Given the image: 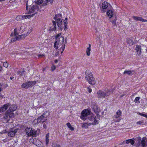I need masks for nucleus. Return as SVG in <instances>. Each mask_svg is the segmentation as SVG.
I'll use <instances>...</instances> for the list:
<instances>
[{
	"label": "nucleus",
	"mask_w": 147,
	"mask_h": 147,
	"mask_svg": "<svg viewBox=\"0 0 147 147\" xmlns=\"http://www.w3.org/2000/svg\"><path fill=\"white\" fill-rule=\"evenodd\" d=\"M23 88H27L29 87L28 81L26 82L23 83L21 86Z\"/></svg>",
	"instance_id": "30"
},
{
	"label": "nucleus",
	"mask_w": 147,
	"mask_h": 147,
	"mask_svg": "<svg viewBox=\"0 0 147 147\" xmlns=\"http://www.w3.org/2000/svg\"><path fill=\"white\" fill-rule=\"evenodd\" d=\"M14 78V77L13 76H12V77H10V79L11 80H12Z\"/></svg>",
	"instance_id": "49"
},
{
	"label": "nucleus",
	"mask_w": 147,
	"mask_h": 147,
	"mask_svg": "<svg viewBox=\"0 0 147 147\" xmlns=\"http://www.w3.org/2000/svg\"><path fill=\"white\" fill-rule=\"evenodd\" d=\"M13 33H11V34L10 36H13Z\"/></svg>",
	"instance_id": "54"
},
{
	"label": "nucleus",
	"mask_w": 147,
	"mask_h": 147,
	"mask_svg": "<svg viewBox=\"0 0 147 147\" xmlns=\"http://www.w3.org/2000/svg\"><path fill=\"white\" fill-rule=\"evenodd\" d=\"M29 142L39 147H42L43 145V143L41 141L35 138H31Z\"/></svg>",
	"instance_id": "11"
},
{
	"label": "nucleus",
	"mask_w": 147,
	"mask_h": 147,
	"mask_svg": "<svg viewBox=\"0 0 147 147\" xmlns=\"http://www.w3.org/2000/svg\"><path fill=\"white\" fill-rule=\"evenodd\" d=\"M61 35V34H57L56 36V41L54 43V47L57 49L59 47H60L59 52L60 53H62L64 50L65 45L63 44L64 41L63 37Z\"/></svg>",
	"instance_id": "3"
},
{
	"label": "nucleus",
	"mask_w": 147,
	"mask_h": 147,
	"mask_svg": "<svg viewBox=\"0 0 147 147\" xmlns=\"http://www.w3.org/2000/svg\"><path fill=\"white\" fill-rule=\"evenodd\" d=\"M62 16L60 14H58L55 15L53 19L55 21L53 20L52 21L53 25L50 27L49 30L50 31H55L56 29V22H57V24L58 27L61 28L64 26V29L66 30L67 29V18H65L64 21V23L62 22Z\"/></svg>",
	"instance_id": "1"
},
{
	"label": "nucleus",
	"mask_w": 147,
	"mask_h": 147,
	"mask_svg": "<svg viewBox=\"0 0 147 147\" xmlns=\"http://www.w3.org/2000/svg\"><path fill=\"white\" fill-rule=\"evenodd\" d=\"M132 73V71H125L124 72V74H127L129 75H130Z\"/></svg>",
	"instance_id": "37"
},
{
	"label": "nucleus",
	"mask_w": 147,
	"mask_h": 147,
	"mask_svg": "<svg viewBox=\"0 0 147 147\" xmlns=\"http://www.w3.org/2000/svg\"><path fill=\"white\" fill-rule=\"evenodd\" d=\"M25 132L28 137H36L38 135L40 130L39 129L35 130L30 127H27L25 129Z\"/></svg>",
	"instance_id": "6"
},
{
	"label": "nucleus",
	"mask_w": 147,
	"mask_h": 147,
	"mask_svg": "<svg viewBox=\"0 0 147 147\" xmlns=\"http://www.w3.org/2000/svg\"><path fill=\"white\" fill-rule=\"evenodd\" d=\"M87 91H88L89 93L91 92L92 90L90 88V86H89L87 88Z\"/></svg>",
	"instance_id": "42"
},
{
	"label": "nucleus",
	"mask_w": 147,
	"mask_h": 147,
	"mask_svg": "<svg viewBox=\"0 0 147 147\" xmlns=\"http://www.w3.org/2000/svg\"><path fill=\"white\" fill-rule=\"evenodd\" d=\"M7 133V131L5 129L3 130V131L1 133V134H3V133Z\"/></svg>",
	"instance_id": "44"
},
{
	"label": "nucleus",
	"mask_w": 147,
	"mask_h": 147,
	"mask_svg": "<svg viewBox=\"0 0 147 147\" xmlns=\"http://www.w3.org/2000/svg\"><path fill=\"white\" fill-rule=\"evenodd\" d=\"M52 147H61L60 145L56 143H53L52 145Z\"/></svg>",
	"instance_id": "35"
},
{
	"label": "nucleus",
	"mask_w": 147,
	"mask_h": 147,
	"mask_svg": "<svg viewBox=\"0 0 147 147\" xmlns=\"http://www.w3.org/2000/svg\"><path fill=\"white\" fill-rule=\"evenodd\" d=\"M3 66L6 68H7L8 66V63L7 62H5L3 63Z\"/></svg>",
	"instance_id": "40"
},
{
	"label": "nucleus",
	"mask_w": 147,
	"mask_h": 147,
	"mask_svg": "<svg viewBox=\"0 0 147 147\" xmlns=\"http://www.w3.org/2000/svg\"><path fill=\"white\" fill-rule=\"evenodd\" d=\"M29 5L28 4V2L26 3V9L27 12L26 14H30V15H26L27 16H30V18L33 17L34 15L36 13L39 9V7L37 5H34L30 6L29 9H28Z\"/></svg>",
	"instance_id": "4"
},
{
	"label": "nucleus",
	"mask_w": 147,
	"mask_h": 147,
	"mask_svg": "<svg viewBox=\"0 0 147 147\" xmlns=\"http://www.w3.org/2000/svg\"><path fill=\"white\" fill-rule=\"evenodd\" d=\"M31 31L32 30H30V31H28V33L27 34H24L18 36V38H19L20 40V39H22L25 38L31 32Z\"/></svg>",
	"instance_id": "22"
},
{
	"label": "nucleus",
	"mask_w": 147,
	"mask_h": 147,
	"mask_svg": "<svg viewBox=\"0 0 147 147\" xmlns=\"http://www.w3.org/2000/svg\"><path fill=\"white\" fill-rule=\"evenodd\" d=\"M121 115V110H119L116 112V114L113 117V121L115 122H119L121 120L120 116Z\"/></svg>",
	"instance_id": "12"
},
{
	"label": "nucleus",
	"mask_w": 147,
	"mask_h": 147,
	"mask_svg": "<svg viewBox=\"0 0 147 147\" xmlns=\"http://www.w3.org/2000/svg\"><path fill=\"white\" fill-rule=\"evenodd\" d=\"M110 4L107 2L104 1L102 5V7L103 9H105L107 8L108 6Z\"/></svg>",
	"instance_id": "23"
},
{
	"label": "nucleus",
	"mask_w": 147,
	"mask_h": 147,
	"mask_svg": "<svg viewBox=\"0 0 147 147\" xmlns=\"http://www.w3.org/2000/svg\"><path fill=\"white\" fill-rule=\"evenodd\" d=\"M46 68H44L43 69V71H45V70L46 69Z\"/></svg>",
	"instance_id": "53"
},
{
	"label": "nucleus",
	"mask_w": 147,
	"mask_h": 147,
	"mask_svg": "<svg viewBox=\"0 0 147 147\" xmlns=\"http://www.w3.org/2000/svg\"><path fill=\"white\" fill-rule=\"evenodd\" d=\"M146 118H147V117H146Z\"/></svg>",
	"instance_id": "56"
},
{
	"label": "nucleus",
	"mask_w": 147,
	"mask_h": 147,
	"mask_svg": "<svg viewBox=\"0 0 147 147\" xmlns=\"http://www.w3.org/2000/svg\"><path fill=\"white\" fill-rule=\"evenodd\" d=\"M136 123L138 125H142L144 124V122L143 121H139L137 122Z\"/></svg>",
	"instance_id": "41"
},
{
	"label": "nucleus",
	"mask_w": 147,
	"mask_h": 147,
	"mask_svg": "<svg viewBox=\"0 0 147 147\" xmlns=\"http://www.w3.org/2000/svg\"><path fill=\"white\" fill-rule=\"evenodd\" d=\"M101 12H102V13H104L105 11H104L102 9L101 10Z\"/></svg>",
	"instance_id": "52"
},
{
	"label": "nucleus",
	"mask_w": 147,
	"mask_h": 147,
	"mask_svg": "<svg viewBox=\"0 0 147 147\" xmlns=\"http://www.w3.org/2000/svg\"><path fill=\"white\" fill-rule=\"evenodd\" d=\"M92 114L90 109H84L81 113L80 118L82 120L85 121L88 119L89 116Z\"/></svg>",
	"instance_id": "9"
},
{
	"label": "nucleus",
	"mask_w": 147,
	"mask_h": 147,
	"mask_svg": "<svg viewBox=\"0 0 147 147\" xmlns=\"http://www.w3.org/2000/svg\"><path fill=\"white\" fill-rule=\"evenodd\" d=\"M140 99V98L138 97H136L134 99V101L136 103H139L140 101L139 99Z\"/></svg>",
	"instance_id": "36"
},
{
	"label": "nucleus",
	"mask_w": 147,
	"mask_h": 147,
	"mask_svg": "<svg viewBox=\"0 0 147 147\" xmlns=\"http://www.w3.org/2000/svg\"><path fill=\"white\" fill-rule=\"evenodd\" d=\"M49 115V112L47 111L45 112L42 115L39 117H41L42 123L45 122L47 120V117Z\"/></svg>",
	"instance_id": "13"
},
{
	"label": "nucleus",
	"mask_w": 147,
	"mask_h": 147,
	"mask_svg": "<svg viewBox=\"0 0 147 147\" xmlns=\"http://www.w3.org/2000/svg\"><path fill=\"white\" fill-rule=\"evenodd\" d=\"M96 116L92 113L88 117V119L91 122L90 123L91 125H95L98 123V120Z\"/></svg>",
	"instance_id": "10"
},
{
	"label": "nucleus",
	"mask_w": 147,
	"mask_h": 147,
	"mask_svg": "<svg viewBox=\"0 0 147 147\" xmlns=\"http://www.w3.org/2000/svg\"><path fill=\"white\" fill-rule=\"evenodd\" d=\"M45 55H43V54H40V55H38V57H42V56H45Z\"/></svg>",
	"instance_id": "47"
},
{
	"label": "nucleus",
	"mask_w": 147,
	"mask_h": 147,
	"mask_svg": "<svg viewBox=\"0 0 147 147\" xmlns=\"http://www.w3.org/2000/svg\"><path fill=\"white\" fill-rule=\"evenodd\" d=\"M54 61L55 63H57V62H58V60L57 59H55L54 60Z\"/></svg>",
	"instance_id": "48"
},
{
	"label": "nucleus",
	"mask_w": 147,
	"mask_h": 147,
	"mask_svg": "<svg viewBox=\"0 0 147 147\" xmlns=\"http://www.w3.org/2000/svg\"><path fill=\"white\" fill-rule=\"evenodd\" d=\"M28 83L29 87H32L36 84V82L35 81H28Z\"/></svg>",
	"instance_id": "29"
},
{
	"label": "nucleus",
	"mask_w": 147,
	"mask_h": 147,
	"mask_svg": "<svg viewBox=\"0 0 147 147\" xmlns=\"http://www.w3.org/2000/svg\"><path fill=\"white\" fill-rule=\"evenodd\" d=\"M107 15L108 16L110 19L112 18L110 20L113 24L115 26L116 25V22L117 20V17L115 15H114V10L113 9H111L107 11L106 13Z\"/></svg>",
	"instance_id": "7"
},
{
	"label": "nucleus",
	"mask_w": 147,
	"mask_h": 147,
	"mask_svg": "<svg viewBox=\"0 0 147 147\" xmlns=\"http://www.w3.org/2000/svg\"><path fill=\"white\" fill-rule=\"evenodd\" d=\"M56 68V66L54 64H53L51 67V71H53Z\"/></svg>",
	"instance_id": "38"
},
{
	"label": "nucleus",
	"mask_w": 147,
	"mask_h": 147,
	"mask_svg": "<svg viewBox=\"0 0 147 147\" xmlns=\"http://www.w3.org/2000/svg\"><path fill=\"white\" fill-rule=\"evenodd\" d=\"M85 74L86 75L85 78L88 81L89 84L92 85L95 84L96 83V81L95 78L93 77L91 71L88 69L86 70Z\"/></svg>",
	"instance_id": "5"
},
{
	"label": "nucleus",
	"mask_w": 147,
	"mask_h": 147,
	"mask_svg": "<svg viewBox=\"0 0 147 147\" xmlns=\"http://www.w3.org/2000/svg\"><path fill=\"white\" fill-rule=\"evenodd\" d=\"M23 27L22 26L20 28H15L14 29V34L15 36H16V35L18 34V32H20L19 31L20 30L23 29L22 28Z\"/></svg>",
	"instance_id": "27"
},
{
	"label": "nucleus",
	"mask_w": 147,
	"mask_h": 147,
	"mask_svg": "<svg viewBox=\"0 0 147 147\" xmlns=\"http://www.w3.org/2000/svg\"><path fill=\"white\" fill-rule=\"evenodd\" d=\"M91 45L90 44H89V47L86 49V53L88 56H89L90 54Z\"/></svg>",
	"instance_id": "26"
},
{
	"label": "nucleus",
	"mask_w": 147,
	"mask_h": 147,
	"mask_svg": "<svg viewBox=\"0 0 147 147\" xmlns=\"http://www.w3.org/2000/svg\"><path fill=\"white\" fill-rule=\"evenodd\" d=\"M49 134H47L46 135V145H48L49 142Z\"/></svg>",
	"instance_id": "32"
},
{
	"label": "nucleus",
	"mask_w": 147,
	"mask_h": 147,
	"mask_svg": "<svg viewBox=\"0 0 147 147\" xmlns=\"http://www.w3.org/2000/svg\"><path fill=\"white\" fill-rule=\"evenodd\" d=\"M126 42L127 44L130 46H131L134 44V42L130 38H127V39Z\"/></svg>",
	"instance_id": "28"
},
{
	"label": "nucleus",
	"mask_w": 147,
	"mask_h": 147,
	"mask_svg": "<svg viewBox=\"0 0 147 147\" xmlns=\"http://www.w3.org/2000/svg\"><path fill=\"white\" fill-rule=\"evenodd\" d=\"M134 138H133L132 139H129L127 140L124 141L123 143H125V142L126 144H129L130 143L131 145H133L134 143Z\"/></svg>",
	"instance_id": "24"
},
{
	"label": "nucleus",
	"mask_w": 147,
	"mask_h": 147,
	"mask_svg": "<svg viewBox=\"0 0 147 147\" xmlns=\"http://www.w3.org/2000/svg\"><path fill=\"white\" fill-rule=\"evenodd\" d=\"M2 69V67H1L0 66V72L1 71Z\"/></svg>",
	"instance_id": "51"
},
{
	"label": "nucleus",
	"mask_w": 147,
	"mask_h": 147,
	"mask_svg": "<svg viewBox=\"0 0 147 147\" xmlns=\"http://www.w3.org/2000/svg\"><path fill=\"white\" fill-rule=\"evenodd\" d=\"M19 40V38H18V36H16V37L12 39L11 40V42H14V41H15L17 40Z\"/></svg>",
	"instance_id": "39"
},
{
	"label": "nucleus",
	"mask_w": 147,
	"mask_h": 147,
	"mask_svg": "<svg viewBox=\"0 0 147 147\" xmlns=\"http://www.w3.org/2000/svg\"><path fill=\"white\" fill-rule=\"evenodd\" d=\"M30 18V16H27L26 15L24 16H18L16 18V19L17 21L21 20H22L25 19L27 18L29 19Z\"/></svg>",
	"instance_id": "15"
},
{
	"label": "nucleus",
	"mask_w": 147,
	"mask_h": 147,
	"mask_svg": "<svg viewBox=\"0 0 147 147\" xmlns=\"http://www.w3.org/2000/svg\"><path fill=\"white\" fill-rule=\"evenodd\" d=\"M9 106V104L7 103L4 105L0 107V113H2L5 111Z\"/></svg>",
	"instance_id": "14"
},
{
	"label": "nucleus",
	"mask_w": 147,
	"mask_h": 147,
	"mask_svg": "<svg viewBox=\"0 0 147 147\" xmlns=\"http://www.w3.org/2000/svg\"><path fill=\"white\" fill-rule=\"evenodd\" d=\"M53 0H38L36 2L37 4H41L43 3L44 5H46L48 2H51Z\"/></svg>",
	"instance_id": "16"
},
{
	"label": "nucleus",
	"mask_w": 147,
	"mask_h": 147,
	"mask_svg": "<svg viewBox=\"0 0 147 147\" xmlns=\"http://www.w3.org/2000/svg\"><path fill=\"white\" fill-rule=\"evenodd\" d=\"M92 109L93 110L94 112L96 113L98 112L99 111L98 107L96 105L92 107Z\"/></svg>",
	"instance_id": "25"
},
{
	"label": "nucleus",
	"mask_w": 147,
	"mask_h": 147,
	"mask_svg": "<svg viewBox=\"0 0 147 147\" xmlns=\"http://www.w3.org/2000/svg\"><path fill=\"white\" fill-rule=\"evenodd\" d=\"M9 141V140H8L7 139H5L3 140V141L4 142H8Z\"/></svg>",
	"instance_id": "46"
},
{
	"label": "nucleus",
	"mask_w": 147,
	"mask_h": 147,
	"mask_svg": "<svg viewBox=\"0 0 147 147\" xmlns=\"http://www.w3.org/2000/svg\"><path fill=\"white\" fill-rule=\"evenodd\" d=\"M141 47L140 46L137 45L135 48L136 52L138 55H140L141 53Z\"/></svg>",
	"instance_id": "20"
},
{
	"label": "nucleus",
	"mask_w": 147,
	"mask_h": 147,
	"mask_svg": "<svg viewBox=\"0 0 147 147\" xmlns=\"http://www.w3.org/2000/svg\"><path fill=\"white\" fill-rule=\"evenodd\" d=\"M139 114L141 116H143L144 117H147V115H145V114H143V113H139Z\"/></svg>",
	"instance_id": "43"
},
{
	"label": "nucleus",
	"mask_w": 147,
	"mask_h": 147,
	"mask_svg": "<svg viewBox=\"0 0 147 147\" xmlns=\"http://www.w3.org/2000/svg\"><path fill=\"white\" fill-rule=\"evenodd\" d=\"M24 72V71L23 69L21 70L18 73V74L20 76H22Z\"/></svg>",
	"instance_id": "34"
},
{
	"label": "nucleus",
	"mask_w": 147,
	"mask_h": 147,
	"mask_svg": "<svg viewBox=\"0 0 147 147\" xmlns=\"http://www.w3.org/2000/svg\"><path fill=\"white\" fill-rule=\"evenodd\" d=\"M111 93V90L108 89L104 91L99 90L97 92V97L98 98H103L105 96H109Z\"/></svg>",
	"instance_id": "8"
},
{
	"label": "nucleus",
	"mask_w": 147,
	"mask_h": 147,
	"mask_svg": "<svg viewBox=\"0 0 147 147\" xmlns=\"http://www.w3.org/2000/svg\"><path fill=\"white\" fill-rule=\"evenodd\" d=\"M67 126L69 129L71 131H73L74 130V128L73 127H72L70 124L69 123H67L66 124Z\"/></svg>",
	"instance_id": "33"
},
{
	"label": "nucleus",
	"mask_w": 147,
	"mask_h": 147,
	"mask_svg": "<svg viewBox=\"0 0 147 147\" xmlns=\"http://www.w3.org/2000/svg\"><path fill=\"white\" fill-rule=\"evenodd\" d=\"M2 1V0H0V2H1Z\"/></svg>",
	"instance_id": "55"
},
{
	"label": "nucleus",
	"mask_w": 147,
	"mask_h": 147,
	"mask_svg": "<svg viewBox=\"0 0 147 147\" xmlns=\"http://www.w3.org/2000/svg\"><path fill=\"white\" fill-rule=\"evenodd\" d=\"M141 144L142 147H146L147 146V138L145 137H143L142 139Z\"/></svg>",
	"instance_id": "17"
},
{
	"label": "nucleus",
	"mask_w": 147,
	"mask_h": 147,
	"mask_svg": "<svg viewBox=\"0 0 147 147\" xmlns=\"http://www.w3.org/2000/svg\"><path fill=\"white\" fill-rule=\"evenodd\" d=\"M40 123H42V121L41 117H39L37 119H34L32 123L34 125H36Z\"/></svg>",
	"instance_id": "21"
},
{
	"label": "nucleus",
	"mask_w": 147,
	"mask_h": 147,
	"mask_svg": "<svg viewBox=\"0 0 147 147\" xmlns=\"http://www.w3.org/2000/svg\"><path fill=\"white\" fill-rule=\"evenodd\" d=\"M132 18L134 20L136 21H140L142 22H147V20L144 19L140 17L136 16H133Z\"/></svg>",
	"instance_id": "19"
},
{
	"label": "nucleus",
	"mask_w": 147,
	"mask_h": 147,
	"mask_svg": "<svg viewBox=\"0 0 147 147\" xmlns=\"http://www.w3.org/2000/svg\"><path fill=\"white\" fill-rule=\"evenodd\" d=\"M9 109L1 118V121L3 123L9 122L10 119L14 117V114L13 112L17 109V107L15 105H11L9 104Z\"/></svg>",
	"instance_id": "2"
},
{
	"label": "nucleus",
	"mask_w": 147,
	"mask_h": 147,
	"mask_svg": "<svg viewBox=\"0 0 147 147\" xmlns=\"http://www.w3.org/2000/svg\"><path fill=\"white\" fill-rule=\"evenodd\" d=\"M43 127L44 128H45V129L47 128V127L45 124H43Z\"/></svg>",
	"instance_id": "45"
},
{
	"label": "nucleus",
	"mask_w": 147,
	"mask_h": 147,
	"mask_svg": "<svg viewBox=\"0 0 147 147\" xmlns=\"http://www.w3.org/2000/svg\"><path fill=\"white\" fill-rule=\"evenodd\" d=\"M138 139L140 141L141 140V137H139L138 138Z\"/></svg>",
	"instance_id": "50"
},
{
	"label": "nucleus",
	"mask_w": 147,
	"mask_h": 147,
	"mask_svg": "<svg viewBox=\"0 0 147 147\" xmlns=\"http://www.w3.org/2000/svg\"><path fill=\"white\" fill-rule=\"evenodd\" d=\"M91 124L90 123H84L82 125V127H83L85 128H88V126L91 125Z\"/></svg>",
	"instance_id": "31"
},
{
	"label": "nucleus",
	"mask_w": 147,
	"mask_h": 147,
	"mask_svg": "<svg viewBox=\"0 0 147 147\" xmlns=\"http://www.w3.org/2000/svg\"><path fill=\"white\" fill-rule=\"evenodd\" d=\"M18 129H12L10 130V131L8 133V135L9 136L13 137L14 136L17 132Z\"/></svg>",
	"instance_id": "18"
}]
</instances>
